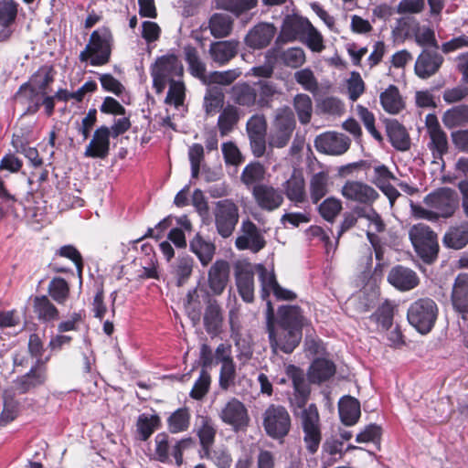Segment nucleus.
<instances>
[{"label": "nucleus", "mask_w": 468, "mask_h": 468, "mask_svg": "<svg viewBox=\"0 0 468 468\" xmlns=\"http://www.w3.org/2000/svg\"><path fill=\"white\" fill-rule=\"evenodd\" d=\"M293 107L302 124L310 122L313 113V102L309 95L297 94L293 99Z\"/></svg>", "instance_id": "nucleus-45"}, {"label": "nucleus", "mask_w": 468, "mask_h": 468, "mask_svg": "<svg viewBox=\"0 0 468 468\" xmlns=\"http://www.w3.org/2000/svg\"><path fill=\"white\" fill-rule=\"evenodd\" d=\"M253 197L257 205L263 210L273 211L283 203L282 192L272 186L258 184L252 190Z\"/></svg>", "instance_id": "nucleus-17"}, {"label": "nucleus", "mask_w": 468, "mask_h": 468, "mask_svg": "<svg viewBox=\"0 0 468 468\" xmlns=\"http://www.w3.org/2000/svg\"><path fill=\"white\" fill-rule=\"evenodd\" d=\"M264 175V166L260 162H251L244 167L240 180L244 185L249 186L262 181Z\"/></svg>", "instance_id": "nucleus-51"}, {"label": "nucleus", "mask_w": 468, "mask_h": 468, "mask_svg": "<svg viewBox=\"0 0 468 468\" xmlns=\"http://www.w3.org/2000/svg\"><path fill=\"white\" fill-rule=\"evenodd\" d=\"M216 433L217 430L213 422L207 418H203L201 425L197 430V436L204 454H207L208 449L214 443Z\"/></svg>", "instance_id": "nucleus-46"}, {"label": "nucleus", "mask_w": 468, "mask_h": 468, "mask_svg": "<svg viewBox=\"0 0 468 468\" xmlns=\"http://www.w3.org/2000/svg\"><path fill=\"white\" fill-rule=\"evenodd\" d=\"M48 292L56 303L64 304L69 298L70 286L64 278L56 276L49 282Z\"/></svg>", "instance_id": "nucleus-41"}, {"label": "nucleus", "mask_w": 468, "mask_h": 468, "mask_svg": "<svg viewBox=\"0 0 468 468\" xmlns=\"http://www.w3.org/2000/svg\"><path fill=\"white\" fill-rule=\"evenodd\" d=\"M193 271V260L190 257H183L178 260L175 267V275L176 278V285L182 286Z\"/></svg>", "instance_id": "nucleus-60"}, {"label": "nucleus", "mask_w": 468, "mask_h": 468, "mask_svg": "<svg viewBox=\"0 0 468 468\" xmlns=\"http://www.w3.org/2000/svg\"><path fill=\"white\" fill-rule=\"evenodd\" d=\"M294 79L305 90L314 93L318 90V82L310 69H303L294 74Z\"/></svg>", "instance_id": "nucleus-62"}, {"label": "nucleus", "mask_w": 468, "mask_h": 468, "mask_svg": "<svg viewBox=\"0 0 468 468\" xmlns=\"http://www.w3.org/2000/svg\"><path fill=\"white\" fill-rule=\"evenodd\" d=\"M262 424L268 436L272 439H281L290 431L291 418L284 407L271 405L263 413Z\"/></svg>", "instance_id": "nucleus-9"}, {"label": "nucleus", "mask_w": 468, "mask_h": 468, "mask_svg": "<svg viewBox=\"0 0 468 468\" xmlns=\"http://www.w3.org/2000/svg\"><path fill=\"white\" fill-rule=\"evenodd\" d=\"M241 231L243 234L239 236L235 241L238 250H250L256 253L266 246L264 237L251 220L247 219L242 222Z\"/></svg>", "instance_id": "nucleus-15"}, {"label": "nucleus", "mask_w": 468, "mask_h": 468, "mask_svg": "<svg viewBox=\"0 0 468 468\" xmlns=\"http://www.w3.org/2000/svg\"><path fill=\"white\" fill-rule=\"evenodd\" d=\"M189 413L186 409H179L168 419L169 431L177 433L186 431L189 426Z\"/></svg>", "instance_id": "nucleus-58"}, {"label": "nucleus", "mask_w": 468, "mask_h": 468, "mask_svg": "<svg viewBox=\"0 0 468 468\" xmlns=\"http://www.w3.org/2000/svg\"><path fill=\"white\" fill-rule=\"evenodd\" d=\"M443 61L436 50L423 49L415 61L414 72L420 79H429L440 70Z\"/></svg>", "instance_id": "nucleus-16"}, {"label": "nucleus", "mask_w": 468, "mask_h": 468, "mask_svg": "<svg viewBox=\"0 0 468 468\" xmlns=\"http://www.w3.org/2000/svg\"><path fill=\"white\" fill-rule=\"evenodd\" d=\"M33 310L37 319L43 323L58 320V309L51 303L47 295L36 296L33 300Z\"/></svg>", "instance_id": "nucleus-31"}, {"label": "nucleus", "mask_w": 468, "mask_h": 468, "mask_svg": "<svg viewBox=\"0 0 468 468\" xmlns=\"http://www.w3.org/2000/svg\"><path fill=\"white\" fill-rule=\"evenodd\" d=\"M184 54L191 75L204 80L206 77V65L201 61L197 48L192 45H186L184 48Z\"/></svg>", "instance_id": "nucleus-40"}, {"label": "nucleus", "mask_w": 468, "mask_h": 468, "mask_svg": "<svg viewBox=\"0 0 468 468\" xmlns=\"http://www.w3.org/2000/svg\"><path fill=\"white\" fill-rule=\"evenodd\" d=\"M259 280L261 282V297L262 300H267L271 292L278 286L276 275L273 271L268 270L261 264L258 265Z\"/></svg>", "instance_id": "nucleus-50"}, {"label": "nucleus", "mask_w": 468, "mask_h": 468, "mask_svg": "<svg viewBox=\"0 0 468 468\" xmlns=\"http://www.w3.org/2000/svg\"><path fill=\"white\" fill-rule=\"evenodd\" d=\"M17 7L14 0H0V26L9 27L16 21Z\"/></svg>", "instance_id": "nucleus-56"}, {"label": "nucleus", "mask_w": 468, "mask_h": 468, "mask_svg": "<svg viewBox=\"0 0 468 468\" xmlns=\"http://www.w3.org/2000/svg\"><path fill=\"white\" fill-rule=\"evenodd\" d=\"M286 197L295 205L306 201L305 180L302 171L293 169L291 176L282 184Z\"/></svg>", "instance_id": "nucleus-22"}, {"label": "nucleus", "mask_w": 468, "mask_h": 468, "mask_svg": "<svg viewBox=\"0 0 468 468\" xmlns=\"http://www.w3.org/2000/svg\"><path fill=\"white\" fill-rule=\"evenodd\" d=\"M204 327L208 335H217L220 333L223 314L216 300H209L204 314Z\"/></svg>", "instance_id": "nucleus-29"}, {"label": "nucleus", "mask_w": 468, "mask_h": 468, "mask_svg": "<svg viewBox=\"0 0 468 468\" xmlns=\"http://www.w3.org/2000/svg\"><path fill=\"white\" fill-rule=\"evenodd\" d=\"M184 67L178 57L175 54H167L158 57L151 68L153 87L156 93H162L167 82L175 77H182Z\"/></svg>", "instance_id": "nucleus-7"}, {"label": "nucleus", "mask_w": 468, "mask_h": 468, "mask_svg": "<svg viewBox=\"0 0 468 468\" xmlns=\"http://www.w3.org/2000/svg\"><path fill=\"white\" fill-rule=\"evenodd\" d=\"M442 122L448 129L468 124V104H461L448 109L442 115Z\"/></svg>", "instance_id": "nucleus-37"}, {"label": "nucleus", "mask_w": 468, "mask_h": 468, "mask_svg": "<svg viewBox=\"0 0 468 468\" xmlns=\"http://www.w3.org/2000/svg\"><path fill=\"white\" fill-rule=\"evenodd\" d=\"M439 309L437 303L431 298H420L414 301L409 307L407 318L419 333L426 335L435 325Z\"/></svg>", "instance_id": "nucleus-6"}, {"label": "nucleus", "mask_w": 468, "mask_h": 468, "mask_svg": "<svg viewBox=\"0 0 468 468\" xmlns=\"http://www.w3.org/2000/svg\"><path fill=\"white\" fill-rule=\"evenodd\" d=\"M409 238L417 255L427 264L433 263L439 254L438 236L424 223L414 224L409 230Z\"/></svg>", "instance_id": "nucleus-5"}, {"label": "nucleus", "mask_w": 468, "mask_h": 468, "mask_svg": "<svg viewBox=\"0 0 468 468\" xmlns=\"http://www.w3.org/2000/svg\"><path fill=\"white\" fill-rule=\"evenodd\" d=\"M468 83L463 82L453 88H447L442 94L443 101L447 104L462 101L468 96Z\"/></svg>", "instance_id": "nucleus-64"}, {"label": "nucleus", "mask_w": 468, "mask_h": 468, "mask_svg": "<svg viewBox=\"0 0 468 468\" xmlns=\"http://www.w3.org/2000/svg\"><path fill=\"white\" fill-rule=\"evenodd\" d=\"M110 127L101 125L98 127L87 145L84 156L94 159H105L110 154Z\"/></svg>", "instance_id": "nucleus-18"}, {"label": "nucleus", "mask_w": 468, "mask_h": 468, "mask_svg": "<svg viewBox=\"0 0 468 468\" xmlns=\"http://www.w3.org/2000/svg\"><path fill=\"white\" fill-rule=\"evenodd\" d=\"M201 456L211 460L219 468H230L231 466V456L227 448L223 446L217 447L212 451L208 449L207 454L203 452Z\"/></svg>", "instance_id": "nucleus-59"}, {"label": "nucleus", "mask_w": 468, "mask_h": 468, "mask_svg": "<svg viewBox=\"0 0 468 468\" xmlns=\"http://www.w3.org/2000/svg\"><path fill=\"white\" fill-rule=\"evenodd\" d=\"M18 413V403L14 399L10 391L4 393V408L0 414V426H5L13 421Z\"/></svg>", "instance_id": "nucleus-55"}, {"label": "nucleus", "mask_w": 468, "mask_h": 468, "mask_svg": "<svg viewBox=\"0 0 468 468\" xmlns=\"http://www.w3.org/2000/svg\"><path fill=\"white\" fill-rule=\"evenodd\" d=\"M343 207L340 199L330 197L325 198L318 207L320 216L328 222H334Z\"/></svg>", "instance_id": "nucleus-54"}, {"label": "nucleus", "mask_w": 468, "mask_h": 468, "mask_svg": "<svg viewBox=\"0 0 468 468\" xmlns=\"http://www.w3.org/2000/svg\"><path fill=\"white\" fill-rule=\"evenodd\" d=\"M240 119L239 109L233 104H228L220 112L217 127L222 137L229 135L236 127Z\"/></svg>", "instance_id": "nucleus-33"}, {"label": "nucleus", "mask_w": 468, "mask_h": 468, "mask_svg": "<svg viewBox=\"0 0 468 468\" xmlns=\"http://www.w3.org/2000/svg\"><path fill=\"white\" fill-rule=\"evenodd\" d=\"M199 362L201 370L197 380H211L210 371L217 369V365L212 348L207 343H203L200 346Z\"/></svg>", "instance_id": "nucleus-42"}, {"label": "nucleus", "mask_w": 468, "mask_h": 468, "mask_svg": "<svg viewBox=\"0 0 468 468\" xmlns=\"http://www.w3.org/2000/svg\"><path fill=\"white\" fill-rule=\"evenodd\" d=\"M159 425V418L156 415L142 414L136 422L137 432L142 441H146Z\"/></svg>", "instance_id": "nucleus-53"}, {"label": "nucleus", "mask_w": 468, "mask_h": 468, "mask_svg": "<svg viewBox=\"0 0 468 468\" xmlns=\"http://www.w3.org/2000/svg\"><path fill=\"white\" fill-rule=\"evenodd\" d=\"M113 43L111 29L101 27L91 32L85 48L80 51V62H90L91 66L100 67L110 62Z\"/></svg>", "instance_id": "nucleus-4"}, {"label": "nucleus", "mask_w": 468, "mask_h": 468, "mask_svg": "<svg viewBox=\"0 0 468 468\" xmlns=\"http://www.w3.org/2000/svg\"><path fill=\"white\" fill-rule=\"evenodd\" d=\"M342 195L345 198L359 204L371 205L379 197L378 193L371 186L361 182L348 180L342 187Z\"/></svg>", "instance_id": "nucleus-14"}, {"label": "nucleus", "mask_w": 468, "mask_h": 468, "mask_svg": "<svg viewBox=\"0 0 468 468\" xmlns=\"http://www.w3.org/2000/svg\"><path fill=\"white\" fill-rule=\"evenodd\" d=\"M238 50L239 42L237 40H222L211 43L208 51L212 60L219 66H223L237 56Z\"/></svg>", "instance_id": "nucleus-26"}, {"label": "nucleus", "mask_w": 468, "mask_h": 468, "mask_svg": "<svg viewBox=\"0 0 468 468\" xmlns=\"http://www.w3.org/2000/svg\"><path fill=\"white\" fill-rule=\"evenodd\" d=\"M282 63L291 68H298L305 61L304 51L301 48H291L280 55Z\"/></svg>", "instance_id": "nucleus-61"}, {"label": "nucleus", "mask_w": 468, "mask_h": 468, "mask_svg": "<svg viewBox=\"0 0 468 468\" xmlns=\"http://www.w3.org/2000/svg\"><path fill=\"white\" fill-rule=\"evenodd\" d=\"M295 129V119L291 112L282 111L277 113L273 121V129L270 135V145L276 148H283L291 140Z\"/></svg>", "instance_id": "nucleus-11"}, {"label": "nucleus", "mask_w": 468, "mask_h": 468, "mask_svg": "<svg viewBox=\"0 0 468 468\" xmlns=\"http://www.w3.org/2000/svg\"><path fill=\"white\" fill-rule=\"evenodd\" d=\"M208 27L215 38H223L230 35L233 19L227 14L215 13L209 18Z\"/></svg>", "instance_id": "nucleus-35"}, {"label": "nucleus", "mask_w": 468, "mask_h": 468, "mask_svg": "<svg viewBox=\"0 0 468 468\" xmlns=\"http://www.w3.org/2000/svg\"><path fill=\"white\" fill-rule=\"evenodd\" d=\"M429 134L430 143L428 144L429 149L432 153L435 159L442 160L443 156L448 153L449 143L446 133L441 129L435 132H431Z\"/></svg>", "instance_id": "nucleus-43"}, {"label": "nucleus", "mask_w": 468, "mask_h": 468, "mask_svg": "<svg viewBox=\"0 0 468 468\" xmlns=\"http://www.w3.org/2000/svg\"><path fill=\"white\" fill-rule=\"evenodd\" d=\"M190 250L197 255L202 266H207L216 252L213 242L206 240L199 233H197L189 243Z\"/></svg>", "instance_id": "nucleus-30"}, {"label": "nucleus", "mask_w": 468, "mask_h": 468, "mask_svg": "<svg viewBox=\"0 0 468 468\" xmlns=\"http://www.w3.org/2000/svg\"><path fill=\"white\" fill-rule=\"evenodd\" d=\"M301 421L303 441L309 452L314 453L322 440L319 413L314 404L309 405L302 411Z\"/></svg>", "instance_id": "nucleus-10"}, {"label": "nucleus", "mask_w": 468, "mask_h": 468, "mask_svg": "<svg viewBox=\"0 0 468 468\" xmlns=\"http://www.w3.org/2000/svg\"><path fill=\"white\" fill-rule=\"evenodd\" d=\"M386 131L391 145L396 150L405 152L410 148V138L409 133L397 120H387Z\"/></svg>", "instance_id": "nucleus-27"}, {"label": "nucleus", "mask_w": 468, "mask_h": 468, "mask_svg": "<svg viewBox=\"0 0 468 468\" xmlns=\"http://www.w3.org/2000/svg\"><path fill=\"white\" fill-rule=\"evenodd\" d=\"M219 417L236 431H245L250 421L248 409L237 399H232L225 404Z\"/></svg>", "instance_id": "nucleus-12"}, {"label": "nucleus", "mask_w": 468, "mask_h": 468, "mask_svg": "<svg viewBox=\"0 0 468 468\" xmlns=\"http://www.w3.org/2000/svg\"><path fill=\"white\" fill-rule=\"evenodd\" d=\"M338 410L342 422L347 426L356 424L361 414L359 401L350 396L339 400Z\"/></svg>", "instance_id": "nucleus-32"}, {"label": "nucleus", "mask_w": 468, "mask_h": 468, "mask_svg": "<svg viewBox=\"0 0 468 468\" xmlns=\"http://www.w3.org/2000/svg\"><path fill=\"white\" fill-rule=\"evenodd\" d=\"M380 103L383 109L391 114H398L405 107L399 88L395 85H389L380 94Z\"/></svg>", "instance_id": "nucleus-36"}, {"label": "nucleus", "mask_w": 468, "mask_h": 468, "mask_svg": "<svg viewBox=\"0 0 468 468\" xmlns=\"http://www.w3.org/2000/svg\"><path fill=\"white\" fill-rule=\"evenodd\" d=\"M169 90L165 98V103L174 104L176 107L183 105L186 98V87L183 81L171 80Z\"/></svg>", "instance_id": "nucleus-57"}, {"label": "nucleus", "mask_w": 468, "mask_h": 468, "mask_svg": "<svg viewBox=\"0 0 468 468\" xmlns=\"http://www.w3.org/2000/svg\"><path fill=\"white\" fill-rule=\"evenodd\" d=\"M236 285L241 299L246 303L254 301V272L248 266L235 267Z\"/></svg>", "instance_id": "nucleus-24"}, {"label": "nucleus", "mask_w": 468, "mask_h": 468, "mask_svg": "<svg viewBox=\"0 0 468 468\" xmlns=\"http://www.w3.org/2000/svg\"><path fill=\"white\" fill-rule=\"evenodd\" d=\"M314 146L319 153L340 155L349 149L350 140L342 133L327 132L315 138Z\"/></svg>", "instance_id": "nucleus-13"}, {"label": "nucleus", "mask_w": 468, "mask_h": 468, "mask_svg": "<svg viewBox=\"0 0 468 468\" xmlns=\"http://www.w3.org/2000/svg\"><path fill=\"white\" fill-rule=\"evenodd\" d=\"M230 273V264L226 260H217L207 272V284L214 295H221L225 291Z\"/></svg>", "instance_id": "nucleus-19"}, {"label": "nucleus", "mask_w": 468, "mask_h": 468, "mask_svg": "<svg viewBox=\"0 0 468 468\" xmlns=\"http://www.w3.org/2000/svg\"><path fill=\"white\" fill-rule=\"evenodd\" d=\"M28 351L32 356L37 357V361L31 367L27 376L36 380H41L47 378L46 361L41 357L44 353V346L41 338L37 334H31L28 340Z\"/></svg>", "instance_id": "nucleus-25"}, {"label": "nucleus", "mask_w": 468, "mask_h": 468, "mask_svg": "<svg viewBox=\"0 0 468 468\" xmlns=\"http://www.w3.org/2000/svg\"><path fill=\"white\" fill-rule=\"evenodd\" d=\"M258 0H218L217 6L220 9L229 11L236 16H239L255 6Z\"/></svg>", "instance_id": "nucleus-52"}, {"label": "nucleus", "mask_w": 468, "mask_h": 468, "mask_svg": "<svg viewBox=\"0 0 468 468\" xmlns=\"http://www.w3.org/2000/svg\"><path fill=\"white\" fill-rule=\"evenodd\" d=\"M442 242L449 249H463L468 244V221L451 226L445 232Z\"/></svg>", "instance_id": "nucleus-28"}, {"label": "nucleus", "mask_w": 468, "mask_h": 468, "mask_svg": "<svg viewBox=\"0 0 468 468\" xmlns=\"http://www.w3.org/2000/svg\"><path fill=\"white\" fill-rule=\"evenodd\" d=\"M277 93V87L272 81L258 80L252 83L243 81L231 87L229 98L235 106L254 111L271 108Z\"/></svg>", "instance_id": "nucleus-2"}, {"label": "nucleus", "mask_w": 468, "mask_h": 468, "mask_svg": "<svg viewBox=\"0 0 468 468\" xmlns=\"http://www.w3.org/2000/svg\"><path fill=\"white\" fill-rule=\"evenodd\" d=\"M58 257L66 258L71 261L77 270V274L80 280H82L83 269H84V261L81 253L79 250L73 245H64L58 249L55 253Z\"/></svg>", "instance_id": "nucleus-48"}, {"label": "nucleus", "mask_w": 468, "mask_h": 468, "mask_svg": "<svg viewBox=\"0 0 468 468\" xmlns=\"http://www.w3.org/2000/svg\"><path fill=\"white\" fill-rule=\"evenodd\" d=\"M213 215L218 234L223 239L229 238L239 223L238 205L231 199L219 200L215 203Z\"/></svg>", "instance_id": "nucleus-8"}, {"label": "nucleus", "mask_w": 468, "mask_h": 468, "mask_svg": "<svg viewBox=\"0 0 468 468\" xmlns=\"http://www.w3.org/2000/svg\"><path fill=\"white\" fill-rule=\"evenodd\" d=\"M18 92H24L27 102V113L35 114L41 107V92L32 83H24L20 86Z\"/></svg>", "instance_id": "nucleus-49"}, {"label": "nucleus", "mask_w": 468, "mask_h": 468, "mask_svg": "<svg viewBox=\"0 0 468 468\" xmlns=\"http://www.w3.org/2000/svg\"><path fill=\"white\" fill-rule=\"evenodd\" d=\"M451 303L453 310L458 313L463 320L468 317V274L460 273L454 280Z\"/></svg>", "instance_id": "nucleus-20"}, {"label": "nucleus", "mask_w": 468, "mask_h": 468, "mask_svg": "<svg viewBox=\"0 0 468 468\" xmlns=\"http://www.w3.org/2000/svg\"><path fill=\"white\" fill-rule=\"evenodd\" d=\"M248 136L266 135L267 121L263 114H253L246 123Z\"/></svg>", "instance_id": "nucleus-63"}, {"label": "nucleus", "mask_w": 468, "mask_h": 468, "mask_svg": "<svg viewBox=\"0 0 468 468\" xmlns=\"http://www.w3.org/2000/svg\"><path fill=\"white\" fill-rule=\"evenodd\" d=\"M336 367L335 363L324 357L315 358L308 371V380H329L335 376Z\"/></svg>", "instance_id": "nucleus-34"}, {"label": "nucleus", "mask_w": 468, "mask_h": 468, "mask_svg": "<svg viewBox=\"0 0 468 468\" xmlns=\"http://www.w3.org/2000/svg\"><path fill=\"white\" fill-rule=\"evenodd\" d=\"M276 28L272 24L260 23L254 26L245 37V44L253 49L266 48L272 40Z\"/></svg>", "instance_id": "nucleus-23"}, {"label": "nucleus", "mask_w": 468, "mask_h": 468, "mask_svg": "<svg viewBox=\"0 0 468 468\" xmlns=\"http://www.w3.org/2000/svg\"><path fill=\"white\" fill-rule=\"evenodd\" d=\"M328 192V175L324 172L315 173L310 180V196L312 202L317 204Z\"/></svg>", "instance_id": "nucleus-44"}, {"label": "nucleus", "mask_w": 468, "mask_h": 468, "mask_svg": "<svg viewBox=\"0 0 468 468\" xmlns=\"http://www.w3.org/2000/svg\"><path fill=\"white\" fill-rule=\"evenodd\" d=\"M388 282L399 291L407 292L417 287L420 279L413 270L402 265H396L389 271Z\"/></svg>", "instance_id": "nucleus-21"}, {"label": "nucleus", "mask_w": 468, "mask_h": 468, "mask_svg": "<svg viewBox=\"0 0 468 468\" xmlns=\"http://www.w3.org/2000/svg\"><path fill=\"white\" fill-rule=\"evenodd\" d=\"M305 318L298 305H282L277 311L276 325L270 343L273 349L291 354L299 345Z\"/></svg>", "instance_id": "nucleus-1"}, {"label": "nucleus", "mask_w": 468, "mask_h": 468, "mask_svg": "<svg viewBox=\"0 0 468 468\" xmlns=\"http://www.w3.org/2000/svg\"><path fill=\"white\" fill-rule=\"evenodd\" d=\"M423 202L431 209L411 202V212L415 218L430 221H436L440 218H452L459 207L456 191L447 186L439 187L431 192L424 197Z\"/></svg>", "instance_id": "nucleus-3"}, {"label": "nucleus", "mask_w": 468, "mask_h": 468, "mask_svg": "<svg viewBox=\"0 0 468 468\" xmlns=\"http://www.w3.org/2000/svg\"><path fill=\"white\" fill-rule=\"evenodd\" d=\"M394 306L388 301L383 303L370 315V320L376 322L383 330H388L393 324Z\"/></svg>", "instance_id": "nucleus-47"}, {"label": "nucleus", "mask_w": 468, "mask_h": 468, "mask_svg": "<svg viewBox=\"0 0 468 468\" xmlns=\"http://www.w3.org/2000/svg\"><path fill=\"white\" fill-rule=\"evenodd\" d=\"M12 146L17 153L23 154L28 159L30 165L35 168H41L43 165V159L39 156L38 151L36 147H31L28 142L22 140L20 136L14 135L11 141Z\"/></svg>", "instance_id": "nucleus-38"}, {"label": "nucleus", "mask_w": 468, "mask_h": 468, "mask_svg": "<svg viewBox=\"0 0 468 468\" xmlns=\"http://www.w3.org/2000/svg\"><path fill=\"white\" fill-rule=\"evenodd\" d=\"M225 95L218 87L209 88L204 97V110L207 115L213 116L223 110Z\"/></svg>", "instance_id": "nucleus-39"}]
</instances>
